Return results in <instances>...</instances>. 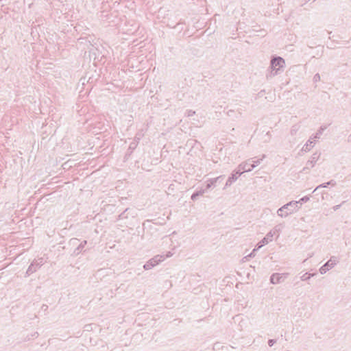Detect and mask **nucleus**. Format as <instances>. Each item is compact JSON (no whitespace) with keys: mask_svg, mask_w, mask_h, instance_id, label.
Here are the masks:
<instances>
[{"mask_svg":"<svg viewBox=\"0 0 351 351\" xmlns=\"http://www.w3.org/2000/svg\"><path fill=\"white\" fill-rule=\"evenodd\" d=\"M285 60L280 56H273L270 61V66L266 74L267 79H269L283 71Z\"/></svg>","mask_w":351,"mask_h":351,"instance_id":"f257e3e1","label":"nucleus"},{"mask_svg":"<svg viewBox=\"0 0 351 351\" xmlns=\"http://www.w3.org/2000/svg\"><path fill=\"white\" fill-rule=\"evenodd\" d=\"M326 129V126H321L317 132L312 135L306 143L304 145L302 148V151L308 152H309L316 144L317 139H319L323 134V132Z\"/></svg>","mask_w":351,"mask_h":351,"instance_id":"f03ea898","label":"nucleus"},{"mask_svg":"<svg viewBox=\"0 0 351 351\" xmlns=\"http://www.w3.org/2000/svg\"><path fill=\"white\" fill-rule=\"evenodd\" d=\"M283 228L282 224L276 226L272 230L267 234V235L257 244V249L261 248L263 246L267 245L269 241H271L274 236L278 238L279 237V232Z\"/></svg>","mask_w":351,"mask_h":351,"instance_id":"7ed1b4c3","label":"nucleus"},{"mask_svg":"<svg viewBox=\"0 0 351 351\" xmlns=\"http://www.w3.org/2000/svg\"><path fill=\"white\" fill-rule=\"evenodd\" d=\"M338 263L339 261L336 256H331L330 259L319 268L320 274H326L328 271L335 267Z\"/></svg>","mask_w":351,"mask_h":351,"instance_id":"20e7f679","label":"nucleus"},{"mask_svg":"<svg viewBox=\"0 0 351 351\" xmlns=\"http://www.w3.org/2000/svg\"><path fill=\"white\" fill-rule=\"evenodd\" d=\"M44 259L43 258H40L34 261H33L31 265L27 268V270L26 271V274L27 275H30L35 272L38 268H39L41 265L44 264Z\"/></svg>","mask_w":351,"mask_h":351,"instance_id":"39448f33","label":"nucleus"},{"mask_svg":"<svg viewBox=\"0 0 351 351\" xmlns=\"http://www.w3.org/2000/svg\"><path fill=\"white\" fill-rule=\"evenodd\" d=\"M251 159L247 160L245 162L241 163L238 166V170L236 171V173L239 176H241L244 172H249L252 171V168L250 167Z\"/></svg>","mask_w":351,"mask_h":351,"instance_id":"423d86ee","label":"nucleus"},{"mask_svg":"<svg viewBox=\"0 0 351 351\" xmlns=\"http://www.w3.org/2000/svg\"><path fill=\"white\" fill-rule=\"evenodd\" d=\"M321 154L318 152H315L311 156V158L307 161L306 167L304 168V170L306 169L313 168L317 160L319 159Z\"/></svg>","mask_w":351,"mask_h":351,"instance_id":"0eeeda50","label":"nucleus"},{"mask_svg":"<svg viewBox=\"0 0 351 351\" xmlns=\"http://www.w3.org/2000/svg\"><path fill=\"white\" fill-rule=\"evenodd\" d=\"M300 208L299 203L297 201H292L287 203V215L297 212Z\"/></svg>","mask_w":351,"mask_h":351,"instance_id":"6e6552de","label":"nucleus"},{"mask_svg":"<svg viewBox=\"0 0 351 351\" xmlns=\"http://www.w3.org/2000/svg\"><path fill=\"white\" fill-rule=\"evenodd\" d=\"M285 280V276L283 274L275 273L273 274L270 277V282L272 284H278L283 282Z\"/></svg>","mask_w":351,"mask_h":351,"instance_id":"1a4fd4ad","label":"nucleus"},{"mask_svg":"<svg viewBox=\"0 0 351 351\" xmlns=\"http://www.w3.org/2000/svg\"><path fill=\"white\" fill-rule=\"evenodd\" d=\"M223 178H224V176H220L215 178L210 179L209 180H208V183L204 189H206V191H207L208 189L211 188V186H213V185H214V182H221L223 180Z\"/></svg>","mask_w":351,"mask_h":351,"instance_id":"9d476101","label":"nucleus"},{"mask_svg":"<svg viewBox=\"0 0 351 351\" xmlns=\"http://www.w3.org/2000/svg\"><path fill=\"white\" fill-rule=\"evenodd\" d=\"M265 158V155H262L261 158L256 159V158H252L251 159V164L250 167L252 168V170L255 168L256 166L261 164V161Z\"/></svg>","mask_w":351,"mask_h":351,"instance_id":"9b49d317","label":"nucleus"},{"mask_svg":"<svg viewBox=\"0 0 351 351\" xmlns=\"http://www.w3.org/2000/svg\"><path fill=\"white\" fill-rule=\"evenodd\" d=\"M239 176L238 174L236 173V172L234 173H232L231 175V176H230L226 182V184H225V186H224V189H226L227 187L230 186L234 182H235L238 177Z\"/></svg>","mask_w":351,"mask_h":351,"instance_id":"f8f14e48","label":"nucleus"},{"mask_svg":"<svg viewBox=\"0 0 351 351\" xmlns=\"http://www.w3.org/2000/svg\"><path fill=\"white\" fill-rule=\"evenodd\" d=\"M329 185H331L332 186H335L336 185V182L333 180H330L329 182H327L326 183H323L322 184H319V186H317L313 191V192L316 191L317 190H318L320 188H326Z\"/></svg>","mask_w":351,"mask_h":351,"instance_id":"ddd939ff","label":"nucleus"},{"mask_svg":"<svg viewBox=\"0 0 351 351\" xmlns=\"http://www.w3.org/2000/svg\"><path fill=\"white\" fill-rule=\"evenodd\" d=\"M156 261H153L152 258H151L150 260H149L144 265H143V268L145 269V270H149V269H152L154 266H156Z\"/></svg>","mask_w":351,"mask_h":351,"instance_id":"4468645a","label":"nucleus"},{"mask_svg":"<svg viewBox=\"0 0 351 351\" xmlns=\"http://www.w3.org/2000/svg\"><path fill=\"white\" fill-rule=\"evenodd\" d=\"M206 192V189H200L199 191H196L191 195V199L195 201L197 197L202 195Z\"/></svg>","mask_w":351,"mask_h":351,"instance_id":"2eb2a0df","label":"nucleus"},{"mask_svg":"<svg viewBox=\"0 0 351 351\" xmlns=\"http://www.w3.org/2000/svg\"><path fill=\"white\" fill-rule=\"evenodd\" d=\"M153 261H156V265H157L160 262L163 261L165 259V257L164 255H156L154 258H152Z\"/></svg>","mask_w":351,"mask_h":351,"instance_id":"dca6fc26","label":"nucleus"},{"mask_svg":"<svg viewBox=\"0 0 351 351\" xmlns=\"http://www.w3.org/2000/svg\"><path fill=\"white\" fill-rule=\"evenodd\" d=\"M140 140V137H137L136 136L135 137V140L134 142H132L130 145H129V149H131V150H133L134 149L137 145H138V141Z\"/></svg>","mask_w":351,"mask_h":351,"instance_id":"f3484780","label":"nucleus"},{"mask_svg":"<svg viewBox=\"0 0 351 351\" xmlns=\"http://www.w3.org/2000/svg\"><path fill=\"white\" fill-rule=\"evenodd\" d=\"M315 274L305 273L301 276V280L305 281L314 276Z\"/></svg>","mask_w":351,"mask_h":351,"instance_id":"a211bd4d","label":"nucleus"},{"mask_svg":"<svg viewBox=\"0 0 351 351\" xmlns=\"http://www.w3.org/2000/svg\"><path fill=\"white\" fill-rule=\"evenodd\" d=\"M310 198L308 196H304L302 197L299 201H297V202L299 203V206H302L303 203L307 202L309 201Z\"/></svg>","mask_w":351,"mask_h":351,"instance_id":"6ab92c4d","label":"nucleus"},{"mask_svg":"<svg viewBox=\"0 0 351 351\" xmlns=\"http://www.w3.org/2000/svg\"><path fill=\"white\" fill-rule=\"evenodd\" d=\"M285 205H283L282 206H281L278 210H277V213H278V215L282 217L283 215H284V213H285Z\"/></svg>","mask_w":351,"mask_h":351,"instance_id":"aec40b11","label":"nucleus"},{"mask_svg":"<svg viewBox=\"0 0 351 351\" xmlns=\"http://www.w3.org/2000/svg\"><path fill=\"white\" fill-rule=\"evenodd\" d=\"M299 128H300V125H293V126L291 128V131H290L291 134L292 135L295 134L297 133V132L298 131Z\"/></svg>","mask_w":351,"mask_h":351,"instance_id":"412c9836","label":"nucleus"},{"mask_svg":"<svg viewBox=\"0 0 351 351\" xmlns=\"http://www.w3.org/2000/svg\"><path fill=\"white\" fill-rule=\"evenodd\" d=\"M87 243V241H82L79 245L78 247L76 248L75 251H81L84 245Z\"/></svg>","mask_w":351,"mask_h":351,"instance_id":"4be33fe9","label":"nucleus"},{"mask_svg":"<svg viewBox=\"0 0 351 351\" xmlns=\"http://www.w3.org/2000/svg\"><path fill=\"white\" fill-rule=\"evenodd\" d=\"M319 80H320V75L318 73L315 74L313 77V81L316 82Z\"/></svg>","mask_w":351,"mask_h":351,"instance_id":"5701e85b","label":"nucleus"},{"mask_svg":"<svg viewBox=\"0 0 351 351\" xmlns=\"http://www.w3.org/2000/svg\"><path fill=\"white\" fill-rule=\"evenodd\" d=\"M258 249H257V245L256 246V247L252 250V252L249 254L248 256L250 257H254V253L256 250H258Z\"/></svg>","mask_w":351,"mask_h":351,"instance_id":"b1692460","label":"nucleus"},{"mask_svg":"<svg viewBox=\"0 0 351 351\" xmlns=\"http://www.w3.org/2000/svg\"><path fill=\"white\" fill-rule=\"evenodd\" d=\"M276 343V340L275 339H269L268 341V345L269 346L271 347L273 346V345Z\"/></svg>","mask_w":351,"mask_h":351,"instance_id":"393cba45","label":"nucleus"},{"mask_svg":"<svg viewBox=\"0 0 351 351\" xmlns=\"http://www.w3.org/2000/svg\"><path fill=\"white\" fill-rule=\"evenodd\" d=\"M195 112L192 110H189L187 111V116L188 117H191L193 116V114H195Z\"/></svg>","mask_w":351,"mask_h":351,"instance_id":"a878e982","label":"nucleus"},{"mask_svg":"<svg viewBox=\"0 0 351 351\" xmlns=\"http://www.w3.org/2000/svg\"><path fill=\"white\" fill-rule=\"evenodd\" d=\"M173 256V253L171 252H168L166 255H165V258H169V257H171Z\"/></svg>","mask_w":351,"mask_h":351,"instance_id":"bb28decb","label":"nucleus"},{"mask_svg":"<svg viewBox=\"0 0 351 351\" xmlns=\"http://www.w3.org/2000/svg\"><path fill=\"white\" fill-rule=\"evenodd\" d=\"M340 206H341V205H340V204H339V205H336V206H335L333 207V210H338V209L340 208Z\"/></svg>","mask_w":351,"mask_h":351,"instance_id":"cd10ccee","label":"nucleus"},{"mask_svg":"<svg viewBox=\"0 0 351 351\" xmlns=\"http://www.w3.org/2000/svg\"><path fill=\"white\" fill-rule=\"evenodd\" d=\"M348 142L351 143V132H350V134L349 135V136L348 138Z\"/></svg>","mask_w":351,"mask_h":351,"instance_id":"c85d7f7f","label":"nucleus"},{"mask_svg":"<svg viewBox=\"0 0 351 351\" xmlns=\"http://www.w3.org/2000/svg\"><path fill=\"white\" fill-rule=\"evenodd\" d=\"M38 332H35V333L33 335V337H38Z\"/></svg>","mask_w":351,"mask_h":351,"instance_id":"c756f323","label":"nucleus"},{"mask_svg":"<svg viewBox=\"0 0 351 351\" xmlns=\"http://www.w3.org/2000/svg\"><path fill=\"white\" fill-rule=\"evenodd\" d=\"M265 136H268V138H269V132H267V133L265 134Z\"/></svg>","mask_w":351,"mask_h":351,"instance_id":"7c9ffc66","label":"nucleus"},{"mask_svg":"<svg viewBox=\"0 0 351 351\" xmlns=\"http://www.w3.org/2000/svg\"><path fill=\"white\" fill-rule=\"evenodd\" d=\"M77 241V239H72V240H71V241H72V242H75V241Z\"/></svg>","mask_w":351,"mask_h":351,"instance_id":"2f4dec72","label":"nucleus"},{"mask_svg":"<svg viewBox=\"0 0 351 351\" xmlns=\"http://www.w3.org/2000/svg\"><path fill=\"white\" fill-rule=\"evenodd\" d=\"M218 182H214V186L216 185V184Z\"/></svg>","mask_w":351,"mask_h":351,"instance_id":"473e14b6","label":"nucleus"}]
</instances>
